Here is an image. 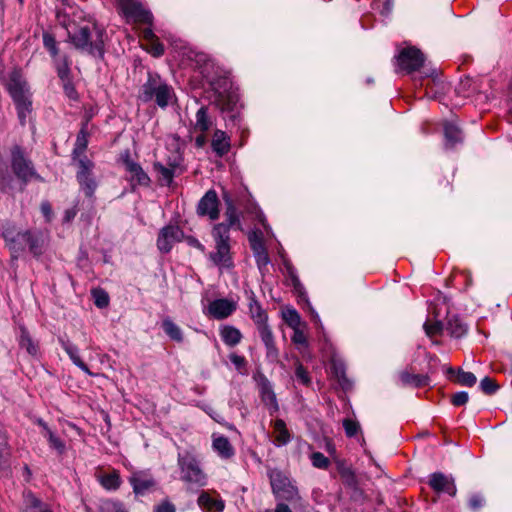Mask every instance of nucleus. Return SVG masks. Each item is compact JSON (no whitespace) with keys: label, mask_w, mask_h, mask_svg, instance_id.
Segmentation results:
<instances>
[{"label":"nucleus","mask_w":512,"mask_h":512,"mask_svg":"<svg viewBox=\"0 0 512 512\" xmlns=\"http://www.w3.org/2000/svg\"><path fill=\"white\" fill-rule=\"evenodd\" d=\"M69 39L77 50L102 58L104 55V31L92 20H83L73 31Z\"/></svg>","instance_id":"nucleus-1"},{"label":"nucleus","mask_w":512,"mask_h":512,"mask_svg":"<svg viewBox=\"0 0 512 512\" xmlns=\"http://www.w3.org/2000/svg\"><path fill=\"white\" fill-rule=\"evenodd\" d=\"M0 231L13 254H18L24 250V245H28L29 251L36 257L43 254L47 242L45 234L41 231L16 232L10 225H2Z\"/></svg>","instance_id":"nucleus-2"},{"label":"nucleus","mask_w":512,"mask_h":512,"mask_svg":"<svg viewBox=\"0 0 512 512\" xmlns=\"http://www.w3.org/2000/svg\"><path fill=\"white\" fill-rule=\"evenodd\" d=\"M174 97L173 88L159 75L149 74L138 95L144 103L154 101L160 108H166Z\"/></svg>","instance_id":"nucleus-3"},{"label":"nucleus","mask_w":512,"mask_h":512,"mask_svg":"<svg viewBox=\"0 0 512 512\" xmlns=\"http://www.w3.org/2000/svg\"><path fill=\"white\" fill-rule=\"evenodd\" d=\"M177 462L180 469V479L188 487H203L207 484V475L193 454L189 452L179 454Z\"/></svg>","instance_id":"nucleus-4"},{"label":"nucleus","mask_w":512,"mask_h":512,"mask_svg":"<svg viewBox=\"0 0 512 512\" xmlns=\"http://www.w3.org/2000/svg\"><path fill=\"white\" fill-rule=\"evenodd\" d=\"M212 236L215 241V251L210 253V260L217 266L230 268L232 266V256L228 226L224 223L214 225Z\"/></svg>","instance_id":"nucleus-5"},{"label":"nucleus","mask_w":512,"mask_h":512,"mask_svg":"<svg viewBox=\"0 0 512 512\" xmlns=\"http://www.w3.org/2000/svg\"><path fill=\"white\" fill-rule=\"evenodd\" d=\"M268 477L276 498L289 502L300 500L298 488L284 472L279 469H271L268 472Z\"/></svg>","instance_id":"nucleus-6"},{"label":"nucleus","mask_w":512,"mask_h":512,"mask_svg":"<svg viewBox=\"0 0 512 512\" xmlns=\"http://www.w3.org/2000/svg\"><path fill=\"white\" fill-rule=\"evenodd\" d=\"M11 168L15 176L23 182H28L33 178H39L32 161L18 145L11 149Z\"/></svg>","instance_id":"nucleus-7"},{"label":"nucleus","mask_w":512,"mask_h":512,"mask_svg":"<svg viewBox=\"0 0 512 512\" xmlns=\"http://www.w3.org/2000/svg\"><path fill=\"white\" fill-rule=\"evenodd\" d=\"M425 57L416 47H407L400 51L396 58V64L400 71L412 74L420 71L424 66Z\"/></svg>","instance_id":"nucleus-8"},{"label":"nucleus","mask_w":512,"mask_h":512,"mask_svg":"<svg viewBox=\"0 0 512 512\" xmlns=\"http://www.w3.org/2000/svg\"><path fill=\"white\" fill-rule=\"evenodd\" d=\"M117 8L127 22L151 24L153 16L136 0H118Z\"/></svg>","instance_id":"nucleus-9"},{"label":"nucleus","mask_w":512,"mask_h":512,"mask_svg":"<svg viewBox=\"0 0 512 512\" xmlns=\"http://www.w3.org/2000/svg\"><path fill=\"white\" fill-rule=\"evenodd\" d=\"M78 167L77 180L83 188L85 195L92 197L97 187L95 180L91 177L94 163L87 157H83L79 159Z\"/></svg>","instance_id":"nucleus-10"},{"label":"nucleus","mask_w":512,"mask_h":512,"mask_svg":"<svg viewBox=\"0 0 512 512\" xmlns=\"http://www.w3.org/2000/svg\"><path fill=\"white\" fill-rule=\"evenodd\" d=\"M197 214L202 217L207 216L212 221L219 218V199L215 190H208L199 200Z\"/></svg>","instance_id":"nucleus-11"},{"label":"nucleus","mask_w":512,"mask_h":512,"mask_svg":"<svg viewBox=\"0 0 512 512\" xmlns=\"http://www.w3.org/2000/svg\"><path fill=\"white\" fill-rule=\"evenodd\" d=\"M182 230L175 225L163 227L157 238V247L162 253H168L176 242L181 240Z\"/></svg>","instance_id":"nucleus-12"},{"label":"nucleus","mask_w":512,"mask_h":512,"mask_svg":"<svg viewBox=\"0 0 512 512\" xmlns=\"http://www.w3.org/2000/svg\"><path fill=\"white\" fill-rule=\"evenodd\" d=\"M121 159L123 164L125 165L126 171L129 172L131 175L130 180L133 185L149 186V176L138 163L134 162L130 158L129 151H126L124 154H122Z\"/></svg>","instance_id":"nucleus-13"},{"label":"nucleus","mask_w":512,"mask_h":512,"mask_svg":"<svg viewBox=\"0 0 512 512\" xmlns=\"http://www.w3.org/2000/svg\"><path fill=\"white\" fill-rule=\"evenodd\" d=\"M237 308L234 301L217 299L209 303L206 314L214 319L222 320L232 315Z\"/></svg>","instance_id":"nucleus-14"},{"label":"nucleus","mask_w":512,"mask_h":512,"mask_svg":"<svg viewBox=\"0 0 512 512\" xmlns=\"http://www.w3.org/2000/svg\"><path fill=\"white\" fill-rule=\"evenodd\" d=\"M428 484L437 493L445 492L450 496L456 495L457 489L454 478L442 472L432 473L429 476Z\"/></svg>","instance_id":"nucleus-15"},{"label":"nucleus","mask_w":512,"mask_h":512,"mask_svg":"<svg viewBox=\"0 0 512 512\" xmlns=\"http://www.w3.org/2000/svg\"><path fill=\"white\" fill-rule=\"evenodd\" d=\"M89 120L90 119L87 118L84 122H82L74 144V149L72 151V157L74 160H77V163H79L80 158L87 157L85 155V151L88 146V139L93 129V125H89Z\"/></svg>","instance_id":"nucleus-16"},{"label":"nucleus","mask_w":512,"mask_h":512,"mask_svg":"<svg viewBox=\"0 0 512 512\" xmlns=\"http://www.w3.org/2000/svg\"><path fill=\"white\" fill-rule=\"evenodd\" d=\"M258 386L261 400L265 406H267L270 414L277 412L279 405L270 381L265 376H261L258 381Z\"/></svg>","instance_id":"nucleus-17"},{"label":"nucleus","mask_w":512,"mask_h":512,"mask_svg":"<svg viewBox=\"0 0 512 512\" xmlns=\"http://www.w3.org/2000/svg\"><path fill=\"white\" fill-rule=\"evenodd\" d=\"M82 11L75 7L71 0H61V7L56 8L58 22L68 27L76 18H81Z\"/></svg>","instance_id":"nucleus-18"},{"label":"nucleus","mask_w":512,"mask_h":512,"mask_svg":"<svg viewBox=\"0 0 512 512\" xmlns=\"http://www.w3.org/2000/svg\"><path fill=\"white\" fill-rule=\"evenodd\" d=\"M129 482L133 488V492L140 495L145 494L156 485L154 478L142 471L132 473Z\"/></svg>","instance_id":"nucleus-19"},{"label":"nucleus","mask_w":512,"mask_h":512,"mask_svg":"<svg viewBox=\"0 0 512 512\" xmlns=\"http://www.w3.org/2000/svg\"><path fill=\"white\" fill-rule=\"evenodd\" d=\"M7 89L13 100L29 94L27 83L18 70H14L9 74Z\"/></svg>","instance_id":"nucleus-20"},{"label":"nucleus","mask_w":512,"mask_h":512,"mask_svg":"<svg viewBox=\"0 0 512 512\" xmlns=\"http://www.w3.org/2000/svg\"><path fill=\"white\" fill-rule=\"evenodd\" d=\"M95 477L100 485L108 491H116L122 484L120 473L116 469L108 472L99 470L96 472Z\"/></svg>","instance_id":"nucleus-21"},{"label":"nucleus","mask_w":512,"mask_h":512,"mask_svg":"<svg viewBox=\"0 0 512 512\" xmlns=\"http://www.w3.org/2000/svg\"><path fill=\"white\" fill-rule=\"evenodd\" d=\"M258 333L266 347L267 357L276 359L278 357V349L275 345L273 332L267 322L256 326Z\"/></svg>","instance_id":"nucleus-22"},{"label":"nucleus","mask_w":512,"mask_h":512,"mask_svg":"<svg viewBox=\"0 0 512 512\" xmlns=\"http://www.w3.org/2000/svg\"><path fill=\"white\" fill-rule=\"evenodd\" d=\"M211 147L218 157L225 156L231 149L230 137L222 130H215L211 140Z\"/></svg>","instance_id":"nucleus-23"},{"label":"nucleus","mask_w":512,"mask_h":512,"mask_svg":"<svg viewBox=\"0 0 512 512\" xmlns=\"http://www.w3.org/2000/svg\"><path fill=\"white\" fill-rule=\"evenodd\" d=\"M399 380L403 386L409 387H424L429 384V377L424 374H416L408 369L399 373Z\"/></svg>","instance_id":"nucleus-24"},{"label":"nucleus","mask_w":512,"mask_h":512,"mask_svg":"<svg viewBox=\"0 0 512 512\" xmlns=\"http://www.w3.org/2000/svg\"><path fill=\"white\" fill-rule=\"evenodd\" d=\"M197 502L205 512H222L225 507V503L222 499L213 498L205 491L199 495Z\"/></svg>","instance_id":"nucleus-25"},{"label":"nucleus","mask_w":512,"mask_h":512,"mask_svg":"<svg viewBox=\"0 0 512 512\" xmlns=\"http://www.w3.org/2000/svg\"><path fill=\"white\" fill-rule=\"evenodd\" d=\"M213 126V119L208 113L206 106H201L195 115V122L193 123V130L195 132L205 133Z\"/></svg>","instance_id":"nucleus-26"},{"label":"nucleus","mask_w":512,"mask_h":512,"mask_svg":"<svg viewBox=\"0 0 512 512\" xmlns=\"http://www.w3.org/2000/svg\"><path fill=\"white\" fill-rule=\"evenodd\" d=\"M213 449L223 459H230L234 456L235 450L229 439L225 436H213Z\"/></svg>","instance_id":"nucleus-27"},{"label":"nucleus","mask_w":512,"mask_h":512,"mask_svg":"<svg viewBox=\"0 0 512 512\" xmlns=\"http://www.w3.org/2000/svg\"><path fill=\"white\" fill-rule=\"evenodd\" d=\"M249 315L251 319L253 320L255 326L260 325L264 322H268V315L267 312L262 308L260 303L255 298V295L251 293L249 297Z\"/></svg>","instance_id":"nucleus-28"},{"label":"nucleus","mask_w":512,"mask_h":512,"mask_svg":"<svg viewBox=\"0 0 512 512\" xmlns=\"http://www.w3.org/2000/svg\"><path fill=\"white\" fill-rule=\"evenodd\" d=\"M444 136L447 148H454L456 144L462 142L463 136L461 129L453 123L446 122L444 124Z\"/></svg>","instance_id":"nucleus-29"},{"label":"nucleus","mask_w":512,"mask_h":512,"mask_svg":"<svg viewBox=\"0 0 512 512\" xmlns=\"http://www.w3.org/2000/svg\"><path fill=\"white\" fill-rule=\"evenodd\" d=\"M220 336L223 342L230 347L238 345L243 337L240 330L231 325L222 326L220 329Z\"/></svg>","instance_id":"nucleus-30"},{"label":"nucleus","mask_w":512,"mask_h":512,"mask_svg":"<svg viewBox=\"0 0 512 512\" xmlns=\"http://www.w3.org/2000/svg\"><path fill=\"white\" fill-rule=\"evenodd\" d=\"M19 346L33 357L38 355L39 345L35 342L25 327L20 328Z\"/></svg>","instance_id":"nucleus-31"},{"label":"nucleus","mask_w":512,"mask_h":512,"mask_svg":"<svg viewBox=\"0 0 512 512\" xmlns=\"http://www.w3.org/2000/svg\"><path fill=\"white\" fill-rule=\"evenodd\" d=\"M63 349L66 351V353L69 355L72 362L78 366L82 371L86 372L87 374H91L89 371L88 366L81 360L78 349L75 345L70 343L69 341L60 340Z\"/></svg>","instance_id":"nucleus-32"},{"label":"nucleus","mask_w":512,"mask_h":512,"mask_svg":"<svg viewBox=\"0 0 512 512\" xmlns=\"http://www.w3.org/2000/svg\"><path fill=\"white\" fill-rule=\"evenodd\" d=\"M38 424L43 428V435L48 439L50 447L55 449L59 454H63L65 451V443L57 437L42 420L38 421Z\"/></svg>","instance_id":"nucleus-33"},{"label":"nucleus","mask_w":512,"mask_h":512,"mask_svg":"<svg viewBox=\"0 0 512 512\" xmlns=\"http://www.w3.org/2000/svg\"><path fill=\"white\" fill-rule=\"evenodd\" d=\"M445 330L454 338H460L467 332L466 326L456 316L448 319Z\"/></svg>","instance_id":"nucleus-34"},{"label":"nucleus","mask_w":512,"mask_h":512,"mask_svg":"<svg viewBox=\"0 0 512 512\" xmlns=\"http://www.w3.org/2000/svg\"><path fill=\"white\" fill-rule=\"evenodd\" d=\"M273 428L275 433V441L278 445H285L290 441V433L286 428L284 420H275Z\"/></svg>","instance_id":"nucleus-35"},{"label":"nucleus","mask_w":512,"mask_h":512,"mask_svg":"<svg viewBox=\"0 0 512 512\" xmlns=\"http://www.w3.org/2000/svg\"><path fill=\"white\" fill-rule=\"evenodd\" d=\"M14 102L17 107L20 123L24 125L26 122V116L31 111V101L29 98V94L14 99Z\"/></svg>","instance_id":"nucleus-36"},{"label":"nucleus","mask_w":512,"mask_h":512,"mask_svg":"<svg viewBox=\"0 0 512 512\" xmlns=\"http://www.w3.org/2000/svg\"><path fill=\"white\" fill-rule=\"evenodd\" d=\"M224 199L227 207L225 211L226 221L223 223L228 226L229 232L231 227H233L236 224H239V218L233 201L227 195L224 196Z\"/></svg>","instance_id":"nucleus-37"},{"label":"nucleus","mask_w":512,"mask_h":512,"mask_svg":"<svg viewBox=\"0 0 512 512\" xmlns=\"http://www.w3.org/2000/svg\"><path fill=\"white\" fill-rule=\"evenodd\" d=\"M58 77L62 80L71 78L70 61L67 56H58L54 58Z\"/></svg>","instance_id":"nucleus-38"},{"label":"nucleus","mask_w":512,"mask_h":512,"mask_svg":"<svg viewBox=\"0 0 512 512\" xmlns=\"http://www.w3.org/2000/svg\"><path fill=\"white\" fill-rule=\"evenodd\" d=\"M162 327L165 333L174 341L182 342L183 334L178 325H176L171 319L166 318L162 322Z\"/></svg>","instance_id":"nucleus-39"},{"label":"nucleus","mask_w":512,"mask_h":512,"mask_svg":"<svg viewBox=\"0 0 512 512\" xmlns=\"http://www.w3.org/2000/svg\"><path fill=\"white\" fill-rule=\"evenodd\" d=\"M98 512H128L123 502L105 499L100 502Z\"/></svg>","instance_id":"nucleus-40"},{"label":"nucleus","mask_w":512,"mask_h":512,"mask_svg":"<svg viewBox=\"0 0 512 512\" xmlns=\"http://www.w3.org/2000/svg\"><path fill=\"white\" fill-rule=\"evenodd\" d=\"M26 500L25 512H53L47 504L41 502L31 493L27 495Z\"/></svg>","instance_id":"nucleus-41"},{"label":"nucleus","mask_w":512,"mask_h":512,"mask_svg":"<svg viewBox=\"0 0 512 512\" xmlns=\"http://www.w3.org/2000/svg\"><path fill=\"white\" fill-rule=\"evenodd\" d=\"M154 169L159 174V179L164 182L166 185L172 183L174 178V170L175 165H170L169 167L164 166L163 164L156 162L154 163Z\"/></svg>","instance_id":"nucleus-42"},{"label":"nucleus","mask_w":512,"mask_h":512,"mask_svg":"<svg viewBox=\"0 0 512 512\" xmlns=\"http://www.w3.org/2000/svg\"><path fill=\"white\" fill-rule=\"evenodd\" d=\"M248 240L253 253L266 249L263 242L262 233L260 231L250 232L248 235Z\"/></svg>","instance_id":"nucleus-43"},{"label":"nucleus","mask_w":512,"mask_h":512,"mask_svg":"<svg viewBox=\"0 0 512 512\" xmlns=\"http://www.w3.org/2000/svg\"><path fill=\"white\" fill-rule=\"evenodd\" d=\"M43 44L44 47L49 51L50 55L53 58L59 56V50L57 47V41L53 35L48 32L43 33Z\"/></svg>","instance_id":"nucleus-44"},{"label":"nucleus","mask_w":512,"mask_h":512,"mask_svg":"<svg viewBox=\"0 0 512 512\" xmlns=\"http://www.w3.org/2000/svg\"><path fill=\"white\" fill-rule=\"evenodd\" d=\"M445 329L443 323L441 321H430V320H427L425 323H424V330H425V333L427 334V336L429 337H433L435 335H440L443 330Z\"/></svg>","instance_id":"nucleus-45"},{"label":"nucleus","mask_w":512,"mask_h":512,"mask_svg":"<svg viewBox=\"0 0 512 512\" xmlns=\"http://www.w3.org/2000/svg\"><path fill=\"white\" fill-rule=\"evenodd\" d=\"M92 296H93V299H94V304L98 308H105V307L108 306V304H109V295L103 289H100V288L93 289L92 290Z\"/></svg>","instance_id":"nucleus-46"},{"label":"nucleus","mask_w":512,"mask_h":512,"mask_svg":"<svg viewBox=\"0 0 512 512\" xmlns=\"http://www.w3.org/2000/svg\"><path fill=\"white\" fill-rule=\"evenodd\" d=\"M343 427L346 436L349 438L356 436L361 431V426L359 422L356 420H352L350 418H345L343 420Z\"/></svg>","instance_id":"nucleus-47"},{"label":"nucleus","mask_w":512,"mask_h":512,"mask_svg":"<svg viewBox=\"0 0 512 512\" xmlns=\"http://www.w3.org/2000/svg\"><path fill=\"white\" fill-rule=\"evenodd\" d=\"M142 46L144 47V49H146L149 53H151L155 57H159V56L163 55V53H164V46L159 41L158 38H156L152 41L143 43Z\"/></svg>","instance_id":"nucleus-48"},{"label":"nucleus","mask_w":512,"mask_h":512,"mask_svg":"<svg viewBox=\"0 0 512 512\" xmlns=\"http://www.w3.org/2000/svg\"><path fill=\"white\" fill-rule=\"evenodd\" d=\"M312 465L319 469H327L330 465V460L321 452H314L310 456Z\"/></svg>","instance_id":"nucleus-49"},{"label":"nucleus","mask_w":512,"mask_h":512,"mask_svg":"<svg viewBox=\"0 0 512 512\" xmlns=\"http://www.w3.org/2000/svg\"><path fill=\"white\" fill-rule=\"evenodd\" d=\"M295 376H296V379L301 384H303L305 386H309L310 385L311 378H310V376L308 374V371L306 370V368L300 362L296 363Z\"/></svg>","instance_id":"nucleus-50"},{"label":"nucleus","mask_w":512,"mask_h":512,"mask_svg":"<svg viewBox=\"0 0 512 512\" xmlns=\"http://www.w3.org/2000/svg\"><path fill=\"white\" fill-rule=\"evenodd\" d=\"M284 317H285L286 323L292 329H296L301 326V317L296 310H294V309L288 310L285 313Z\"/></svg>","instance_id":"nucleus-51"},{"label":"nucleus","mask_w":512,"mask_h":512,"mask_svg":"<svg viewBox=\"0 0 512 512\" xmlns=\"http://www.w3.org/2000/svg\"><path fill=\"white\" fill-rule=\"evenodd\" d=\"M480 388L485 394L491 395L498 390L499 386L494 379L485 377L480 382Z\"/></svg>","instance_id":"nucleus-52"},{"label":"nucleus","mask_w":512,"mask_h":512,"mask_svg":"<svg viewBox=\"0 0 512 512\" xmlns=\"http://www.w3.org/2000/svg\"><path fill=\"white\" fill-rule=\"evenodd\" d=\"M458 382L463 386L472 387L476 384L477 378L472 372H465L459 370L458 372Z\"/></svg>","instance_id":"nucleus-53"},{"label":"nucleus","mask_w":512,"mask_h":512,"mask_svg":"<svg viewBox=\"0 0 512 512\" xmlns=\"http://www.w3.org/2000/svg\"><path fill=\"white\" fill-rule=\"evenodd\" d=\"M229 359L238 371L243 372L246 370L247 361L244 356L232 353L229 355Z\"/></svg>","instance_id":"nucleus-54"},{"label":"nucleus","mask_w":512,"mask_h":512,"mask_svg":"<svg viewBox=\"0 0 512 512\" xmlns=\"http://www.w3.org/2000/svg\"><path fill=\"white\" fill-rule=\"evenodd\" d=\"M64 92L67 97L72 100H76L78 97L77 91L72 83L71 78L67 80H62Z\"/></svg>","instance_id":"nucleus-55"},{"label":"nucleus","mask_w":512,"mask_h":512,"mask_svg":"<svg viewBox=\"0 0 512 512\" xmlns=\"http://www.w3.org/2000/svg\"><path fill=\"white\" fill-rule=\"evenodd\" d=\"M469 395L467 392L461 391L451 396V402L454 406H462L468 402Z\"/></svg>","instance_id":"nucleus-56"},{"label":"nucleus","mask_w":512,"mask_h":512,"mask_svg":"<svg viewBox=\"0 0 512 512\" xmlns=\"http://www.w3.org/2000/svg\"><path fill=\"white\" fill-rule=\"evenodd\" d=\"M335 373L338 377V382L342 386L343 389L347 390L351 388V382L346 377L345 371L342 368H335Z\"/></svg>","instance_id":"nucleus-57"},{"label":"nucleus","mask_w":512,"mask_h":512,"mask_svg":"<svg viewBox=\"0 0 512 512\" xmlns=\"http://www.w3.org/2000/svg\"><path fill=\"white\" fill-rule=\"evenodd\" d=\"M293 331L292 341L298 345H307V337L304 331L300 327L293 329Z\"/></svg>","instance_id":"nucleus-58"},{"label":"nucleus","mask_w":512,"mask_h":512,"mask_svg":"<svg viewBox=\"0 0 512 512\" xmlns=\"http://www.w3.org/2000/svg\"><path fill=\"white\" fill-rule=\"evenodd\" d=\"M254 256L256 258V262L259 268H262L269 263V256L266 249H263L259 252H255Z\"/></svg>","instance_id":"nucleus-59"},{"label":"nucleus","mask_w":512,"mask_h":512,"mask_svg":"<svg viewBox=\"0 0 512 512\" xmlns=\"http://www.w3.org/2000/svg\"><path fill=\"white\" fill-rule=\"evenodd\" d=\"M155 512H176V508L172 503L164 501L156 507Z\"/></svg>","instance_id":"nucleus-60"},{"label":"nucleus","mask_w":512,"mask_h":512,"mask_svg":"<svg viewBox=\"0 0 512 512\" xmlns=\"http://www.w3.org/2000/svg\"><path fill=\"white\" fill-rule=\"evenodd\" d=\"M469 505L473 510H478L483 505V498L479 495H473L470 498Z\"/></svg>","instance_id":"nucleus-61"},{"label":"nucleus","mask_w":512,"mask_h":512,"mask_svg":"<svg viewBox=\"0 0 512 512\" xmlns=\"http://www.w3.org/2000/svg\"><path fill=\"white\" fill-rule=\"evenodd\" d=\"M142 37H143V41L144 43L146 42H149V41H152L156 38H158L154 32L152 31L151 28H145L143 31H142Z\"/></svg>","instance_id":"nucleus-62"},{"label":"nucleus","mask_w":512,"mask_h":512,"mask_svg":"<svg viewBox=\"0 0 512 512\" xmlns=\"http://www.w3.org/2000/svg\"><path fill=\"white\" fill-rule=\"evenodd\" d=\"M186 241L190 246L199 249L202 252L205 250V247L195 237L189 236L186 238Z\"/></svg>","instance_id":"nucleus-63"},{"label":"nucleus","mask_w":512,"mask_h":512,"mask_svg":"<svg viewBox=\"0 0 512 512\" xmlns=\"http://www.w3.org/2000/svg\"><path fill=\"white\" fill-rule=\"evenodd\" d=\"M12 178L10 175H1L0 176V189L2 191H4L9 185H10V182H11Z\"/></svg>","instance_id":"nucleus-64"}]
</instances>
